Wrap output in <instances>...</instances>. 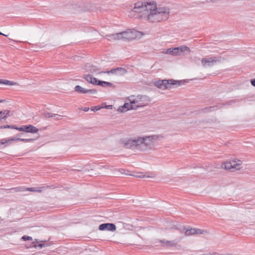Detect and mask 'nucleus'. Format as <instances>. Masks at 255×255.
Listing matches in <instances>:
<instances>
[{"instance_id":"b1692460","label":"nucleus","mask_w":255,"mask_h":255,"mask_svg":"<svg viewBox=\"0 0 255 255\" xmlns=\"http://www.w3.org/2000/svg\"><path fill=\"white\" fill-rule=\"evenodd\" d=\"M48 245L46 243V241L45 240V241H41L40 242V243H37V244H35L34 245V247L35 248H42L43 247H46V246H47Z\"/></svg>"},{"instance_id":"dca6fc26","label":"nucleus","mask_w":255,"mask_h":255,"mask_svg":"<svg viewBox=\"0 0 255 255\" xmlns=\"http://www.w3.org/2000/svg\"><path fill=\"white\" fill-rule=\"evenodd\" d=\"M83 78L89 83H91L94 85H96L97 84L98 80L94 78L91 75L86 74L83 76Z\"/></svg>"},{"instance_id":"0eeeda50","label":"nucleus","mask_w":255,"mask_h":255,"mask_svg":"<svg viewBox=\"0 0 255 255\" xmlns=\"http://www.w3.org/2000/svg\"><path fill=\"white\" fill-rule=\"evenodd\" d=\"M221 59L222 57L220 56L203 58L201 60V64L204 67H211L215 63L220 62Z\"/></svg>"},{"instance_id":"2f4dec72","label":"nucleus","mask_w":255,"mask_h":255,"mask_svg":"<svg viewBox=\"0 0 255 255\" xmlns=\"http://www.w3.org/2000/svg\"><path fill=\"white\" fill-rule=\"evenodd\" d=\"M99 74L100 73H106V74H113V72H112V69L111 70H107L105 71H100V72H99Z\"/></svg>"},{"instance_id":"2eb2a0df","label":"nucleus","mask_w":255,"mask_h":255,"mask_svg":"<svg viewBox=\"0 0 255 255\" xmlns=\"http://www.w3.org/2000/svg\"><path fill=\"white\" fill-rule=\"evenodd\" d=\"M109 38L110 40H122V33L121 32L107 34L106 36Z\"/></svg>"},{"instance_id":"c85d7f7f","label":"nucleus","mask_w":255,"mask_h":255,"mask_svg":"<svg viewBox=\"0 0 255 255\" xmlns=\"http://www.w3.org/2000/svg\"><path fill=\"white\" fill-rule=\"evenodd\" d=\"M101 109V107H100V106H94V107H92L91 108V110L92 111L95 112V111H97L100 110Z\"/></svg>"},{"instance_id":"c756f323","label":"nucleus","mask_w":255,"mask_h":255,"mask_svg":"<svg viewBox=\"0 0 255 255\" xmlns=\"http://www.w3.org/2000/svg\"><path fill=\"white\" fill-rule=\"evenodd\" d=\"M97 90L95 89H87V93L95 94L97 93Z\"/></svg>"},{"instance_id":"4468645a","label":"nucleus","mask_w":255,"mask_h":255,"mask_svg":"<svg viewBox=\"0 0 255 255\" xmlns=\"http://www.w3.org/2000/svg\"><path fill=\"white\" fill-rule=\"evenodd\" d=\"M112 72H113V74L122 76L126 74L127 73V70L122 67H118L112 69Z\"/></svg>"},{"instance_id":"7c9ffc66","label":"nucleus","mask_w":255,"mask_h":255,"mask_svg":"<svg viewBox=\"0 0 255 255\" xmlns=\"http://www.w3.org/2000/svg\"><path fill=\"white\" fill-rule=\"evenodd\" d=\"M24 128H25V126H22L19 128L16 127V128H15V129H17L19 131H25Z\"/></svg>"},{"instance_id":"9d476101","label":"nucleus","mask_w":255,"mask_h":255,"mask_svg":"<svg viewBox=\"0 0 255 255\" xmlns=\"http://www.w3.org/2000/svg\"><path fill=\"white\" fill-rule=\"evenodd\" d=\"M100 231H108L114 232L116 230V227L113 223H103L101 224L99 227Z\"/></svg>"},{"instance_id":"cd10ccee","label":"nucleus","mask_w":255,"mask_h":255,"mask_svg":"<svg viewBox=\"0 0 255 255\" xmlns=\"http://www.w3.org/2000/svg\"><path fill=\"white\" fill-rule=\"evenodd\" d=\"M13 189L16 192H22L26 191V188L24 187H17L15 188H13Z\"/></svg>"},{"instance_id":"f8f14e48","label":"nucleus","mask_w":255,"mask_h":255,"mask_svg":"<svg viewBox=\"0 0 255 255\" xmlns=\"http://www.w3.org/2000/svg\"><path fill=\"white\" fill-rule=\"evenodd\" d=\"M129 110H136V107H134V104L131 103V101H129V103H126L124 105V106L120 107L118 109V111L121 113H124Z\"/></svg>"},{"instance_id":"e433bc0d","label":"nucleus","mask_w":255,"mask_h":255,"mask_svg":"<svg viewBox=\"0 0 255 255\" xmlns=\"http://www.w3.org/2000/svg\"><path fill=\"white\" fill-rule=\"evenodd\" d=\"M55 118V119L57 120H59L61 119V117H54Z\"/></svg>"},{"instance_id":"ddd939ff","label":"nucleus","mask_w":255,"mask_h":255,"mask_svg":"<svg viewBox=\"0 0 255 255\" xmlns=\"http://www.w3.org/2000/svg\"><path fill=\"white\" fill-rule=\"evenodd\" d=\"M85 69L87 72H89L91 73H97L99 74V72H100L99 69L96 66H94L88 63L86 64Z\"/></svg>"},{"instance_id":"473e14b6","label":"nucleus","mask_w":255,"mask_h":255,"mask_svg":"<svg viewBox=\"0 0 255 255\" xmlns=\"http://www.w3.org/2000/svg\"><path fill=\"white\" fill-rule=\"evenodd\" d=\"M20 239L22 240H30L32 239V238L31 237L27 236H23L21 237Z\"/></svg>"},{"instance_id":"bb28decb","label":"nucleus","mask_w":255,"mask_h":255,"mask_svg":"<svg viewBox=\"0 0 255 255\" xmlns=\"http://www.w3.org/2000/svg\"><path fill=\"white\" fill-rule=\"evenodd\" d=\"M6 128L14 129V128H16V127L14 125L0 126V128Z\"/></svg>"},{"instance_id":"f704fd0d","label":"nucleus","mask_w":255,"mask_h":255,"mask_svg":"<svg viewBox=\"0 0 255 255\" xmlns=\"http://www.w3.org/2000/svg\"><path fill=\"white\" fill-rule=\"evenodd\" d=\"M82 110H83L85 112H88L89 110V107H85Z\"/></svg>"},{"instance_id":"6ab92c4d","label":"nucleus","mask_w":255,"mask_h":255,"mask_svg":"<svg viewBox=\"0 0 255 255\" xmlns=\"http://www.w3.org/2000/svg\"><path fill=\"white\" fill-rule=\"evenodd\" d=\"M97 85L101 86L103 87H106L107 86H109V87L113 86V84L111 83H110L108 82H106V81H100V80H98Z\"/></svg>"},{"instance_id":"79ce46f5","label":"nucleus","mask_w":255,"mask_h":255,"mask_svg":"<svg viewBox=\"0 0 255 255\" xmlns=\"http://www.w3.org/2000/svg\"><path fill=\"white\" fill-rule=\"evenodd\" d=\"M118 244H124L125 243H121V242H116Z\"/></svg>"},{"instance_id":"4be33fe9","label":"nucleus","mask_w":255,"mask_h":255,"mask_svg":"<svg viewBox=\"0 0 255 255\" xmlns=\"http://www.w3.org/2000/svg\"><path fill=\"white\" fill-rule=\"evenodd\" d=\"M9 116V111L4 110L0 111V120L5 119Z\"/></svg>"},{"instance_id":"1a4fd4ad","label":"nucleus","mask_w":255,"mask_h":255,"mask_svg":"<svg viewBox=\"0 0 255 255\" xmlns=\"http://www.w3.org/2000/svg\"><path fill=\"white\" fill-rule=\"evenodd\" d=\"M174 56L184 55L186 51H187L188 53L190 52V48L185 45H182L178 47H175V50H174Z\"/></svg>"},{"instance_id":"6e6552de","label":"nucleus","mask_w":255,"mask_h":255,"mask_svg":"<svg viewBox=\"0 0 255 255\" xmlns=\"http://www.w3.org/2000/svg\"><path fill=\"white\" fill-rule=\"evenodd\" d=\"M222 167L227 170L232 169L238 170L241 168V161L239 160L238 163H236L235 161L225 162L222 164Z\"/></svg>"},{"instance_id":"9b49d317","label":"nucleus","mask_w":255,"mask_h":255,"mask_svg":"<svg viewBox=\"0 0 255 255\" xmlns=\"http://www.w3.org/2000/svg\"><path fill=\"white\" fill-rule=\"evenodd\" d=\"M157 245H152L153 247L163 246V247H172L174 246L176 243H174V240H156Z\"/></svg>"},{"instance_id":"4c0bfd02","label":"nucleus","mask_w":255,"mask_h":255,"mask_svg":"<svg viewBox=\"0 0 255 255\" xmlns=\"http://www.w3.org/2000/svg\"><path fill=\"white\" fill-rule=\"evenodd\" d=\"M0 35H4V36H7V35H5V34H4L2 33L0 31Z\"/></svg>"},{"instance_id":"a19ab883","label":"nucleus","mask_w":255,"mask_h":255,"mask_svg":"<svg viewBox=\"0 0 255 255\" xmlns=\"http://www.w3.org/2000/svg\"><path fill=\"white\" fill-rule=\"evenodd\" d=\"M139 177H141V178H143V177H145V175L139 176Z\"/></svg>"},{"instance_id":"c03bdc74","label":"nucleus","mask_w":255,"mask_h":255,"mask_svg":"<svg viewBox=\"0 0 255 255\" xmlns=\"http://www.w3.org/2000/svg\"><path fill=\"white\" fill-rule=\"evenodd\" d=\"M104 167V166H100V168H103V167Z\"/></svg>"},{"instance_id":"a878e982","label":"nucleus","mask_w":255,"mask_h":255,"mask_svg":"<svg viewBox=\"0 0 255 255\" xmlns=\"http://www.w3.org/2000/svg\"><path fill=\"white\" fill-rule=\"evenodd\" d=\"M175 48H170L167 49L166 51L164 52L165 54H170L173 56H174V51Z\"/></svg>"},{"instance_id":"58836bf2","label":"nucleus","mask_w":255,"mask_h":255,"mask_svg":"<svg viewBox=\"0 0 255 255\" xmlns=\"http://www.w3.org/2000/svg\"><path fill=\"white\" fill-rule=\"evenodd\" d=\"M112 107V106H111V105H109V106H106V108H108V109H109V108H110V107Z\"/></svg>"},{"instance_id":"20e7f679","label":"nucleus","mask_w":255,"mask_h":255,"mask_svg":"<svg viewBox=\"0 0 255 255\" xmlns=\"http://www.w3.org/2000/svg\"><path fill=\"white\" fill-rule=\"evenodd\" d=\"M181 233H184L186 236H189L196 234L205 235L204 237H209L207 236L210 234L208 231L200 229L192 228L190 226H182L178 229Z\"/></svg>"},{"instance_id":"7ed1b4c3","label":"nucleus","mask_w":255,"mask_h":255,"mask_svg":"<svg viewBox=\"0 0 255 255\" xmlns=\"http://www.w3.org/2000/svg\"><path fill=\"white\" fill-rule=\"evenodd\" d=\"M128 100L131 101V103L134 104L136 110L139 108L146 106L150 102L149 97L143 95H131L128 97Z\"/></svg>"},{"instance_id":"a211bd4d","label":"nucleus","mask_w":255,"mask_h":255,"mask_svg":"<svg viewBox=\"0 0 255 255\" xmlns=\"http://www.w3.org/2000/svg\"><path fill=\"white\" fill-rule=\"evenodd\" d=\"M33 139L32 138H16V137H13L10 139H8L4 141V142H1L2 144H5L8 143L10 142L11 141H14V140H19V141H22L24 142H28L32 140Z\"/></svg>"},{"instance_id":"5701e85b","label":"nucleus","mask_w":255,"mask_h":255,"mask_svg":"<svg viewBox=\"0 0 255 255\" xmlns=\"http://www.w3.org/2000/svg\"><path fill=\"white\" fill-rule=\"evenodd\" d=\"M0 84L7 85H10V86L17 85V83L15 82H12L11 81H9V80H2V79H0Z\"/></svg>"},{"instance_id":"39448f33","label":"nucleus","mask_w":255,"mask_h":255,"mask_svg":"<svg viewBox=\"0 0 255 255\" xmlns=\"http://www.w3.org/2000/svg\"><path fill=\"white\" fill-rule=\"evenodd\" d=\"M180 81H176L173 79L158 80L155 83V85L161 90L169 89L171 88L172 85H180Z\"/></svg>"},{"instance_id":"393cba45","label":"nucleus","mask_w":255,"mask_h":255,"mask_svg":"<svg viewBox=\"0 0 255 255\" xmlns=\"http://www.w3.org/2000/svg\"><path fill=\"white\" fill-rule=\"evenodd\" d=\"M43 114H44V116L46 118H52L53 117H64L63 116H61V115H59L58 114H52V113H49V112L44 113Z\"/></svg>"},{"instance_id":"f257e3e1","label":"nucleus","mask_w":255,"mask_h":255,"mask_svg":"<svg viewBox=\"0 0 255 255\" xmlns=\"http://www.w3.org/2000/svg\"><path fill=\"white\" fill-rule=\"evenodd\" d=\"M132 11L137 13H141L138 16L140 18H147L151 22H157L166 20L169 16V9L166 7H156L151 3H144L138 1L134 4Z\"/></svg>"},{"instance_id":"f03ea898","label":"nucleus","mask_w":255,"mask_h":255,"mask_svg":"<svg viewBox=\"0 0 255 255\" xmlns=\"http://www.w3.org/2000/svg\"><path fill=\"white\" fill-rule=\"evenodd\" d=\"M159 135L137 136L127 138L122 143L126 148L140 152H146L153 149L155 142L158 139Z\"/></svg>"},{"instance_id":"423d86ee","label":"nucleus","mask_w":255,"mask_h":255,"mask_svg":"<svg viewBox=\"0 0 255 255\" xmlns=\"http://www.w3.org/2000/svg\"><path fill=\"white\" fill-rule=\"evenodd\" d=\"M122 40L123 41H130L140 36L141 33L134 29H128L121 32Z\"/></svg>"},{"instance_id":"72a5a7b5","label":"nucleus","mask_w":255,"mask_h":255,"mask_svg":"<svg viewBox=\"0 0 255 255\" xmlns=\"http://www.w3.org/2000/svg\"><path fill=\"white\" fill-rule=\"evenodd\" d=\"M251 83L253 86L255 87V79H252L251 80Z\"/></svg>"},{"instance_id":"412c9836","label":"nucleus","mask_w":255,"mask_h":255,"mask_svg":"<svg viewBox=\"0 0 255 255\" xmlns=\"http://www.w3.org/2000/svg\"><path fill=\"white\" fill-rule=\"evenodd\" d=\"M45 188V187L26 188V191L40 193L42 192V189Z\"/></svg>"},{"instance_id":"f3484780","label":"nucleus","mask_w":255,"mask_h":255,"mask_svg":"<svg viewBox=\"0 0 255 255\" xmlns=\"http://www.w3.org/2000/svg\"><path fill=\"white\" fill-rule=\"evenodd\" d=\"M25 131L26 132L36 133L38 129L32 125H25L24 128Z\"/></svg>"},{"instance_id":"ea45409f","label":"nucleus","mask_w":255,"mask_h":255,"mask_svg":"<svg viewBox=\"0 0 255 255\" xmlns=\"http://www.w3.org/2000/svg\"><path fill=\"white\" fill-rule=\"evenodd\" d=\"M211 255H213V254H211ZM214 255H219V254H218L217 253H214Z\"/></svg>"},{"instance_id":"aec40b11","label":"nucleus","mask_w":255,"mask_h":255,"mask_svg":"<svg viewBox=\"0 0 255 255\" xmlns=\"http://www.w3.org/2000/svg\"><path fill=\"white\" fill-rule=\"evenodd\" d=\"M74 90L76 92L79 93L86 94L87 93V89L82 87L79 85H77L75 87Z\"/></svg>"},{"instance_id":"c9c22d12","label":"nucleus","mask_w":255,"mask_h":255,"mask_svg":"<svg viewBox=\"0 0 255 255\" xmlns=\"http://www.w3.org/2000/svg\"><path fill=\"white\" fill-rule=\"evenodd\" d=\"M7 139H2L1 140V141H0V144H3L1 142H4V141L5 140H6ZM7 143H5V144H6Z\"/></svg>"},{"instance_id":"37998d69","label":"nucleus","mask_w":255,"mask_h":255,"mask_svg":"<svg viewBox=\"0 0 255 255\" xmlns=\"http://www.w3.org/2000/svg\"><path fill=\"white\" fill-rule=\"evenodd\" d=\"M3 101V100H0V103H1Z\"/></svg>"}]
</instances>
